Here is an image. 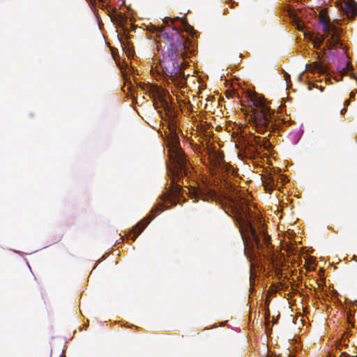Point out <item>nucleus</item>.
<instances>
[{
	"mask_svg": "<svg viewBox=\"0 0 357 357\" xmlns=\"http://www.w3.org/2000/svg\"><path fill=\"white\" fill-rule=\"evenodd\" d=\"M190 194L195 199H202L204 202L210 200L217 202L219 199L217 192L204 183L191 188Z\"/></svg>",
	"mask_w": 357,
	"mask_h": 357,
	"instance_id": "6e6552de",
	"label": "nucleus"
},
{
	"mask_svg": "<svg viewBox=\"0 0 357 357\" xmlns=\"http://www.w3.org/2000/svg\"><path fill=\"white\" fill-rule=\"evenodd\" d=\"M241 236H242V238L244 241V243H247V238H246V236H245V234L244 231H241Z\"/></svg>",
	"mask_w": 357,
	"mask_h": 357,
	"instance_id": "a211bd4d",
	"label": "nucleus"
},
{
	"mask_svg": "<svg viewBox=\"0 0 357 357\" xmlns=\"http://www.w3.org/2000/svg\"><path fill=\"white\" fill-rule=\"evenodd\" d=\"M100 2L103 3L104 0H98Z\"/></svg>",
	"mask_w": 357,
	"mask_h": 357,
	"instance_id": "a878e982",
	"label": "nucleus"
},
{
	"mask_svg": "<svg viewBox=\"0 0 357 357\" xmlns=\"http://www.w3.org/2000/svg\"><path fill=\"white\" fill-rule=\"evenodd\" d=\"M350 103V100H347L344 102V105L347 106V105H349Z\"/></svg>",
	"mask_w": 357,
	"mask_h": 357,
	"instance_id": "6ab92c4d",
	"label": "nucleus"
},
{
	"mask_svg": "<svg viewBox=\"0 0 357 357\" xmlns=\"http://www.w3.org/2000/svg\"><path fill=\"white\" fill-rule=\"evenodd\" d=\"M255 107L251 115L252 123L255 128V131L260 134L266 132H273L277 129L275 124L272 121L273 112L266 105L264 102L259 100L253 102Z\"/></svg>",
	"mask_w": 357,
	"mask_h": 357,
	"instance_id": "39448f33",
	"label": "nucleus"
},
{
	"mask_svg": "<svg viewBox=\"0 0 357 357\" xmlns=\"http://www.w3.org/2000/svg\"><path fill=\"white\" fill-rule=\"evenodd\" d=\"M153 97L158 96V97L162 96V90L158 86H152L151 91L150 92Z\"/></svg>",
	"mask_w": 357,
	"mask_h": 357,
	"instance_id": "2eb2a0df",
	"label": "nucleus"
},
{
	"mask_svg": "<svg viewBox=\"0 0 357 357\" xmlns=\"http://www.w3.org/2000/svg\"><path fill=\"white\" fill-rule=\"evenodd\" d=\"M289 78H290L289 75L287 74V75H285V79H286V80H287V79H289Z\"/></svg>",
	"mask_w": 357,
	"mask_h": 357,
	"instance_id": "412c9836",
	"label": "nucleus"
},
{
	"mask_svg": "<svg viewBox=\"0 0 357 357\" xmlns=\"http://www.w3.org/2000/svg\"><path fill=\"white\" fill-rule=\"evenodd\" d=\"M105 43L106 45H109V43H107V41H105Z\"/></svg>",
	"mask_w": 357,
	"mask_h": 357,
	"instance_id": "393cba45",
	"label": "nucleus"
},
{
	"mask_svg": "<svg viewBox=\"0 0 357 357\" xmlns=\"http://www.w3.org/2000/svg\"><path fill=\"white\" fill-rule=\"evenodd\" d=\"M344 111H346V109H342L341 113L342 114Z\"/></svg>",
	"mask_w": 357,
	"mask_h": 357,
	"instance_id": "5701e85b",
	"label": "nucleus"
},
{
	"mask_svg": "<svg viewBox=\"0 0 357 357\" xmlns=\"http://www.w3.org/2000/svg\"><path fill=\"white\" fill-rule=\"evenodd\" d=\"M252 143V142H251V143L250 144V146L251 147H252L253 149H255V145H253Z\"/></svg>",
	"mask_w": 357,
	"mask_h": 357,
	"instance_id": "4be33fe9",
	"label": "nucleus"
},
{
	"mask_svg": "<svg viewBox=\"0 0 357 357\" xmlns=\"http://www.w3.org/2000/svg\"><path fill=\"white\" fill-rule=\"evenodd\" d=\"M308 70L312 72L317 71L321 74H326L327 73L328 68L315 61L310 65Z\"/></svg>",
	"mask_w": 357,
	"mask_h": 357,
	"instance_id": "4468645a",
	"label": "nucleus"
},
{
	"mask_svg": "<svg viewBox=\"0 0 357 357\" xmlns=\"http://www.w3.org/2000/svg\"><path fill=\"white\" fill-rule=\"evenodd\" d=\"M225 94L227 98H230L235 96L236 92L234 91H226Z\"/></svg>",
	"mask_w": 357,
	"mask_h": 357,
	"instance_id": "dca6fc26",
	"label": "nucleus"
},
{
	"mask_svg": "<svg viewBox=\"0 0 357 357\" xmlns=\"http://www.w3.org/2000/svg\"><path fill=\"white\" fill-rule=\"evenodd\" d=\"M337 70L340 73V77L347 75L348 72L353 70V66L351 63L347 61V56L343 55L340 61H339L338 66Z\"/></svg>",
	"mask_w": 357,
	"mask_h": 357,
	"instance_id": "9d476101",
	"label": "nucleus"
},
{
	"mask_svg": "<svg viewBox=\"0 0 357 357\" xmlns=\"http://www.w3.org/2000/svg\"><path fill=\"white\" fill-rule=\"evenodd\" d=\"M340 357H357V355L351 356L349 354H347L346 352H342V353H341Z\"/></svg>",
	"mask_w": 357,
	"mask_h": 357,
	"instance_id": "f3484780",
	"label": "nucleus"
},
{
	"mask_svg": "<svg viewBox=\"0 0 357 357\" xmlns=\"http://www.w3.org/2000/svg\"><path fill=\"white\" fill-rule=\"evenodd\" d=\"M354 96H355L354 93V92H351V93H350V98H354Z\"/></svg>",
	"mask_w": 357,
	"mask_h": 357,
	"instance_id": "aec40b11",
	"label": "nucleus"
},
{
	"mask_svg": "<svg viewBox=\"0 0 357 357\" xmlns=\"http://www.w3.org/2000/svg\"><path fill=\"white\" fill-rule=\"evenodd\" d=\"M111 54L118 67L121 70H126L128 67L129 60L135 54L134 46H120L121 54L119 50L115 46H109Z\"/></svg>",
	"mask_w": 357,
	"mask_h": 357,
	"instance_id": "0eeeda50",
	"label": "nucleus"
},
{
	"mask_svg": "<svg viewBox=\"0 0 357 357\" xmlns=\"http://www.w3.org/2000/svg\"><path fill=\"white\" fill-rule=\"evenodd\" d=\"M245 227L253 246L256 247L259 252H263L266 249L269 250L271 248L270 236L265 234L264 231H257L249 221H247Z\"/></svg>",
	"mask_w": 357,
	"mask_h": 357,
	"instance_id": "423d86ee",
	"label": "nucleus"
},
{
	"mask_svg": "<svg viewBox=\"0 0 357 357\" xmlns=\"http://www.w3.org/2000/svg\"><path fill=\"white\" fill-rule=\"evenodd\" d=\"M179 20V17L174 19L166 17L162 20L161 26H153V31L155 33V36L162 39L163 43H169V45H186V43L190 45L197 42L199 33L188 23L186 20L182 22L184 31L187 33L186 36H183L178 29L169 25V22L173 24L174 20Z\"/></svg>",
	"mask_w": 357,
	"mask_h": 357,
	"instance_id": "20e7f679",
	"label": "nucleus"
},
{
	"mask_svg": "<svg viewBox=\"0 0 357 357\" xmlns=\"http://www.w3.org/2000/svg\"><path fill=\"white\" fill-rule=\"evenodd\" d=\"M343 9L349 19H354L357 15V3L353 0L345 3Z\"/></svg>",
	"mask_w": 357,
	"mask_h": 357,
	"instance_id": "9b49d317",
	"label": "nucleus"
},
{
	"mask_svg": "<svg viewBox=\"0 0 357 357\" xmlns=\"http://www.w3.org/2000/svg\"><path fill=\"white\" fill-rule=\"evenodd\" d=\"M319 59L333 61L337 53L336 46H313Z\"/></svg>",
	"mask_w": 357,
	"mask_h": 357,
	"instance_id": "1a4fd4ad",
	"label": "nucleus"
},
{
	"mask_svg": "<svg viewBox=\"0 0 357 357\" xmlns=\"http://www.w3.org/2000/svg\"><path fill=\"white\" fill-rule=\"evenodd\" d=\"M191 46H167L160 61L165 74L178 88L186 86V77L183 70L188 66L185 61L194 52Z\"/></svg>",
	"mask_w": 357,
	"mask_h": 357,
	"instance_id": "f03ea898",
	"label": "nucleus"
},
{
	"mask_svg": "<svg viewBox=\"0 0 357 357\" xmlns=\"http://www.w3.org/2000/svg\"><path fill=\"white\" fill-rule=\"evenodd\" d=\"M263 185L266 192H272L278 185V180L273 176H266L262 180Z\"/></svg>",
	"mask_w": 357,
	"mask_h": 357,
	"instance_id": "f8f14e48",
	"label": "nucleus"
},
{
	"mask_svg": "<svg viewBox=\"0 0 357 357\" xmlns=\"http://www.w3.org/2000/svg\"><path fill=\"white\" fill-rule=\"evenodd\" d=\"M253 140L257 145L264 147V149L267 150L268 151H270L272 149L271 142L266 137L261 139L259 137H255Z\"/></svg>",
	"mask_w": 357,
	"mask_h": 357,
	"instance_id": "ddd939ff",
	"label": "nucleus"
},
{
	"mask_svg": "<svg viewBox=\"0 0 357 357\" xmlns=\"http://www.w3.org/2000/svg\"><path fill=\"white\" fill-rule=\"evenodd\" d=\"M169 135L166 138V145L168 148L169 160L174 164V168L169 167L171 178L170 185L167 191L161 196L162 202L153 208L148 216L139 221L129 232L128 238L135 241L146 227L155 216L165 209H169L176 206L182 197L181 187L177 183V180L183 176H189L191 172V165L186 155L180 146L179 139L174 126H169Z\"/></svg>",
	"mask_w": 357,
	"mask_h": 357,
	"instance_id": "f257e3e1",
	"label": "nucleus"
},
{
	"mask_svg": "<svg viewBox=\"0 0 357 357\" xmlns=\"http://www.w3.org/2000/svg\"><path fill=\"white\" fill-rule=\"evenodd\" d=\"M299 13H301V15L303 16V12L301 10L299 11Z\"/></svg>",
	"mask_w": 357,
	"mask_h": 357,
	"instance_id": "b1692460",
	"label": "nucleus"
},
{
	"mask_svg": "<svg viewBox=\"0 0 357 357\" xmlns=\"http://www.w3.org/2000/svg\"><path fill=\"white\" fill-rule=\"evenodd\" d=\"M291 19L296 26V28L303 32L305 37H309L310 40L314 42L313 45H321L324 39H326L325 45H344L347 42L342 31L336 26L328 15L327 9L321 8L318 16L319 29L321 30L323 34L319 37L311 34L307 30V27L301 17L294 13H291Z\"/></svg>",
	"mask_w": 357,
	"mask_h": 357,
	"instance_id": "7ed1b4c3",
	"label": "nucleus"
}]
</instances>
